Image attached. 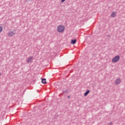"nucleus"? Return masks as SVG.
I'll return each instance as SVG.
<instances>
[{"label": "nucleus", "mask_w": 125, "mask_h": 125, "mask_svg": "<svg viewBox=\"0 0 125 125\" xmlns=\"http://www.w3.org/2000/svg\"><path fill=\"white\" fill-rule=\"evenodd\" d=\"M122 83V79L120 78H117L114 81L115 85H119Z\"/></svg>", "instance_id": "3"}, {"label": "nucleus", "mask_w": 125, "mask_h": 125, "mask_svg": "<svg viewBox=\"0 0 125 125\" xmlns=\"http://www.w3.org/2000/svg\"><path fill=\"white\" fill-rule=\"evenodd\" d=\"M46 79H42V83H44V84H45V83H46Z\"/></svg>", "instance_id": "8"}, {"label": "nucleus", "mask_w": 125, "mask_h": 125, "mask_svg": "<svg viewBox=\"0 0 125 125\" xmlns=\"http://www.w3.org/2000/svg\"><path fill=\"white\" fill-rule=\"evenodd\" d=\"M77 42V39L72 40L71 42V43L72 44H75Z\"/></svg>", "instance_id": "7"}, {"label": "nucleus", "mask_w": 125, "mask_h": 125, "mask_svg": "<svg viewBox=\"0 0 125 125\" xmlns=\"http://www.w3.org/2000/svg\"><path fill=\"white\" fill-rule=\"evenodd\" d=\"M111 17H112V18H114V17H116V16H117V13L116 12H113L111 15H110Z\"/></svg>", "instance_id": "6"}, {"label": "nucleus", "mask_w": 125, "mask_h": 125, "mask_svg": "<svg viewBox=\"0 0 125 125\" xmlns=\"http://www.w3.org/2000/svg\"><path fill=\"white\" fill-rule=\"evenodd\" d=\"M65 0H62V2H64V1H65Z\"/></svg>", "instance_id": "11"}, {"label": "nucleus", "mask_w": 125, "mask_h": 125, "mask_svg": "<svg viewBox=\"0 0 125 125\" xmlns=\"http://www.w3.org/2000/svg\"><path fill=\"white\" fill-rule=\"evenodd\" d=\"M89 93V90H88L84 94V96H87V95Z\"/></svg>", "instance_id": "9"}, {"label": "nucleus", "mask_w": 125, "mask_h": 125, "mask_svg": "<svg viewBox=\"0 0 125 125\" xmlns=\"http://www.w3.org/2000/svg\"><path fill=\"white\" fill-rule=\"evenodd\" d=\"M2 27L0 26V33H1V32H2Z\"/></svg>", "instance_id": "10"}, {"label": "nucleus", "mask_w": 125, "mask_h": 125, "mask_svg": "<svg viewBox=\"0 0 125 125\" xmlns=\"http://www.w3.org/2000/svg\"><path fill=\"white\" fill-rule=\"evenodd\" d=\"M16 32L14 30H10L8 32V37H13V36H14V35H15Z\"/></svg>", "instance_id": "4"}, {"label": "nucleus", "mask_w": 125, "mask_h": 125, "mask_svg": "<svg viewBox=\"0 0 125 125\" xmlns=\"http://www.w3.org/2000/svg\"><path fill=\"white\" fill-rule=\"evenodd\" d=\"M57 31L58 33H63L65 31V26L63 25H59L57 27Z\"/></svg>", "instance_id": "1"}, {"label": "nucleus", "mask_w": 125, "mask_h": 125, "mask_svg": "<svg viewBox=\"0 0 125 125\" xmlns=\"http://www.w3.org/2000/svg\"><path fill=\"white\" fill-rule=\"evenodd\" d=\"M33 58L32 56L28 57L27 59V63H31V62H33Z\"/></svg>", "instance_id": "5"}, {"label": "nucleus", "mask_w": 125, "mask_h": 125, "mask_svg": "<svg viewBox=\"0 0 125 125\" xmlns=\"http://www.w3.org/2000/svg\"><path fill=\"white\" fill-rule=\"evenodd\" d=\"M1 74H0V76H1Z\"/></svg>", "instance_id": "12"}, {"label": "nucleus", "mask_w": 125, "mask_h": 125, "mask_svg": "<svg viewBox=\"0 0 125 125\" xmlns=\"http://www.w3.org/2000/svg\"><path fill=\"white\" fill-rule=\"evenodd\" d=\"M121 57L119 55H117L115 56L112 59V62L113 63H118L119 61H120Z\"/></svg>", "instance_id": "2"}]
</instances>
